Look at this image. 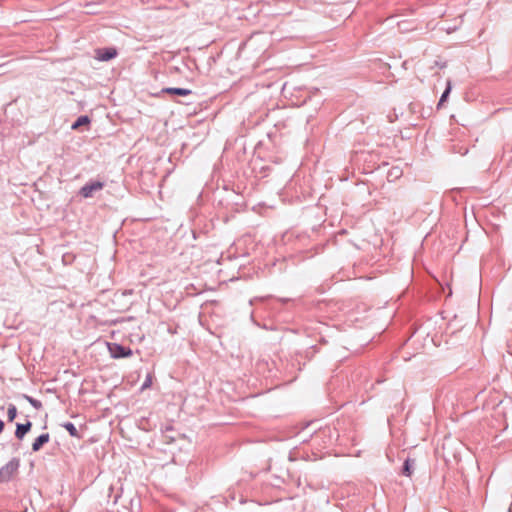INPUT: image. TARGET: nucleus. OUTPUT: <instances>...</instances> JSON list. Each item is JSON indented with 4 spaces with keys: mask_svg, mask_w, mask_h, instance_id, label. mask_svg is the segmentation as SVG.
Wrapping results in <instances>:
<instances>
[{
    "mask_svg": "<svg viewBox=\"0 0 512 512\" xmlns=\"http://www.w3.org/2000/svg\"><path fill=\"white\" fill-rule=\"evenodd\" d=\"M108 349L111 356L116 359L130 357L132 355V350L130 348H125L116 343L108 344Z\"/></svg>",
    "mask_w": 512,
    "mask_h": 512,
    "instance_id": "2",
    "label": "nucleus"
},
{
    "mask_svg": "<svg viewBox=\"0 0 512 512\" xmlns=\"http://www.w3.org/2000/svg\"><path fill=\"white\" fill-rule=\"evenodd\" d=\"M28 399H29L30 403H31L33 406L38 407V406L40 405L37 401L33 400L32 398H28Z\"/></svg>",
    "mask_w": 512,
    "mask_h": 512,
    "instance_id": "14",
    "label": "nucleus"
},
{
    "mask_svg": "<svg viewBox=\"0 0 512 512\" xmlns=\"http://www.w3.org/2000/svg\"><path fill=\"white\" fill-rule=\"evenodd\" d=\"M89 119L87 116H81L77 119V121L72 125V129H77L78 127L88 124Z\"/></svg>",
    "mask_w": 512,
    "mask_h": 512,
    "instance_id": "9",
    "label": "nucleus"
},
{
    "mask_svg": "<svg viewBox=\"0 0 512 512\" xmlns=\"http://www.w3.org/2000/svg\"><path fill=\"white\" fill-rule=\"evenodd\" d=\"M49 439L50 436L48 433L42 434L39 437H37L32 444L33 451H39L42 448V446L49 441Z\"/></svg>",
    "mask_w": 512,
    "mask_h": 512,
    "instance_id": "6",
    "label": "nucleus"
},
{
    "mask_svg": "<svg viewBox=\"0 0 512 512\" xmlns=\"http://www.w3.org/2000/svg\"><path fill=\"white\" fill-rule=\"evenodd\" d=\"M152 384H153V375L148 374L144 383L141 386V391H144V390L150 388L152 386Z\"/></svg>",
    "mask_w": 512,
    "mask_h": 512,
    "instance_id": "12",
    "label": "nucleus"
},
{
    "mask_svg": "<svg viewBox=\"0 0 512 512\" xmlns=\"http://www.w3.org/2000/svg\"><path fill=\"white\" fill-rule=\"evenodd\" d=\"M19 467L18 460H11L0 468V483L10 481L17 473Z\"/></svg>",
    "mask_w": 512,
    "mask_h": 512,
    "instance_id": "1",
    "label": "nucleus"
},
{
    "mask_svg": "<svg viewBox=\"0 0 512 512\" xmlns=\"http://www.w3.org/2000/svg\"><path fill=\"white\" fill-rule=\"evenodd\" d=\"M7 415H8V420L10 422L14 421V419L17 416V408L14 405H9Z\"/></svg>",
    "mask_w": 512,
    "mask_h": 512,
    "instance_id": "10",
    "label": "nucleus"
},
{
    "mask_svg": "<svg viewBox=\"0 0 512 512\" xmlns=\"http://www.w3.org/2000/svg\"><path fill=\"white\" fill-rule=\"evenodd\" d=\"M117 50L115 48H100L95 50V59L99 61H108L115 58Z\"/></svg>",
    "mask_w": 512,
    "mask_h": 512,
    "instance_id": "3",
    "label": "nucleus"
},
{
    "mask_svg": "<svg viewBox=\"0 0 512 512\" xmlns=\"http://www.w3.org/2000/svg\"><path fill=\"white\" fill-rule=\"evenodd\" d=\"M31 427H32V423L30 421H27V423H25V424H17L15 436L20 440L23 439L25 434L30 431Z\"/></svg>",
    "mask_w": 512,
    "mask_h": 512,
    "instance_id": "5",
    "label": "nucleus"
},
{
    "mask_svg": "<svg viewBox=\"0 0 512 512\" xmlns=\"http://www.w3.org/2000/svg\"><path fill=\"white\" fill-rule=\"evenodd\" d=\"M102 188H103V183L99 182V181H96V182H93V183H90V184H86L85 186H83L81 188V190H80V194L84 198H89V197L93 196L94 192L99 191Z\"/></svg>",
    "mask_w": 512,
    "mask_h": 512,
    "instance_id": "4",
    "label": "nucleus"
},
{
    "mask_svg": "<svg viewBox=\"0 0 512 512\" xmlns=\"http://www.w3.org/2000/svg\"><path fill=\"white\" fill-rule=\"evenodd\" d=\"M163 92L179 96H187L191 94V90L185 88H165L163 89Z\"/></svg>",
    "mask_w": 512,
    "mask_h": 512,
    "instance_id": "7",
    "label": "nucleus"
},
{
    "mask_svg": "<svg viewBox=\"0 0 512 512\" xmlns=\"http://www.w3.org/2000/svg\"><path fill=\"white\" fill-rule=\"evenodd\" d=\"M450 91H451V82H450V81H448V83H447V88H446V90L444 91V93L442 94V96H441V98H440V101H439V103H438V106H439V107H440V106H442V105H443V103L446 101V99H447V97H448V95H449Z\"/></svg>",
    "mask_w": 512,
    "mask_h": 512,
    "instance_id": "11",
    "label": "nucleus"
},
{
    "mask_svg": "<svg viewBox=\"0 0 512 512\" xmlns=\"http://www.w3.org/2000/svg\"><path fill=\"white\" fill-rule=\"evenodd\" d=\"M403 474L408 476V477L411 476V474H412L409 460H406L405 463H404Z\"/></svg>",
    "mask_w": 512,
    "mask_h": 512,
    "instance_id": "13",
    "label": "nucleus"
},
{
    "mask_svg": "<svg viewBox=\"0 0 512 512\" xmlns=\"http://www.w3.org/2000/svg\"><path fill=\"white\" fill-rule=\"evenodd\" d=\"M64 428L69 432V434L73 437H79L78 431L73 423L67 422L64 425Z\"/></svg>",
    "mask_w": 512,
    "mask_h": 512,
    "instance_id": "8",
    "label": "nucleus"
},
{
    "mask_svg": "<svg viewBox=\"0 0 512 512\" xmlns=\"http://www.w3.org/2000/svg\"><path fill=\"white\" fill-rule=\"evenodd\" d=\"M3 428H4V423L2 420H0V433L2 432Z\"/></svg>",
    "mask_w": 512,
    "mask_h": 512,
    "instance_id": "15",
    "label": "nucleus"
}]
</instances>
